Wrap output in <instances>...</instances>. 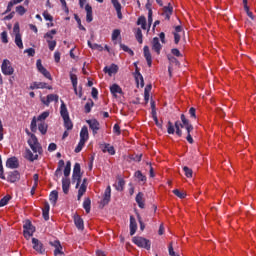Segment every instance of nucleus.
<instances>
[{"label": "nucleus", "mask_w": 256, "mask_h": 256, "mask_svg": "<svg viewBox=\"0 0 256 256\" xmlns=\"http://www.w3.org/2000/svg\"><path fill=\"white\" fill-rule=\"evenodd\" d=\"M30 129L32 133H37V118H33L30 124Z\"/></svg>", "instance_id": "nucleus-50"}, {"label": "nucleus", "mask_w": 256, "mask_h": 256, "mask_svg": "<svg viewBox=\"0 0 256 256\" xmlns=\"http://www.w3.org/2000/svg\"><path fill=\"white\" fill-rule=\"evenodd\" d=\"M74 19L78 24V28L80 29V31H87V29L85 28V26H83V24H81V18H79V15L74 14Z\"/></svg>", "instance_id": "nucleus-43"}, {"label": "nucleus", "mask_w": 256, "mask_h": 256, "mask_svg": "<svg viewBox=\"0 0 256 256\" xmlns=\"http://www.w3.org/2000/svg\"><path fill=\"white\" fill-rule=\"evenodd\" d=\"M48 47L51 51H55V47H57V41L55 40H47Z\"/></svg>", "instance_id": "nucleus-56"}, {"label": "nucleus", "mask_w": 256, "mask_h": 256, "mask_svg": "<svg viewBox=\"0 0 256 256\" xmlns=\"http://www.w3.org/2000/svg\"><path fill=\"white\" fill-rule=\"evenodd\" d=\"M183 171H184L186 177H188V178L193 177V170L191 168L184 166Z\"/></svg>", "instance_id": "nucleus-53"}, {"label": "nucleus", "mask_w": 256, "mask_h": 256, "mask_svg": "<svg viewBox=\"0 0 256 256\" xmlns=\"http://www.w3.org/2000/svg\"><path fill=\"white\" fill-rule=\"evenodd\" d=\"M80 141H84L87 143L89 141V129L87 126H83L80 131Z\"/></svg>", "instance_id": "nucleus-22"}, {"label": "nucleus", "mask_w": 256, "mask_h": 256, "mask_svg": "<svg viewBox=\"0 0 256 256\" xmlns=\"http://www.w3.org/2000/svg\"><path fill=\"white\" fill-rule=\"evenodd\" d=\"M113 132L116 133V135H121V127L119 126V124H114Z\"/></svg>", "instance_id": "nucleus-63"}, {"label": "nucleus", "mask_w": 256, "mask_h": 256, "mask_svg": "<svg viewBox=\"0 0 256 256\" xmlns=\"http://www.w3.org/2000/svg\"><path fill=\"white\" fill-rule=\"evenodd\" d=\"M137 25H141L142 29H147V18L145 16H140L137 20Z\"/></svg>", "instance_id": "nucleus-37"}, {"label": "nucleus", "mask_w": 256, "mask_h": 256, "mask_svg": "<svg viewBox=\"0 0 256 256\" xmlns=\"http://www.w3.org/2000/svg\"><path fill=\"white\" fill-rule=\"evenodd\" d=\"M70 187H71V179L62 178V191H63L64 195L69 194Z\"/></svg>", "instance_id": "nucleus-20"}, {"label": "nucleus", "mask_w": 256, "mask_h": 256, "mask_svg": "<svg viewBox=\"0 0 256 256\" xmlns=\"http://www.w3.org/2000/svg\"><path fill=\"white\" fill-rule=\"evenodd\" d=\"M174 127L176 129V135L178 137H182L183 136V131L181 129H183V127H185V125L180 121H176L175 124H174Z\"/></svg>", "instance_id": "nucleus-28"}, {"label": "nucleus", "mask_w": 256, "mask_h": 256, "mask_svg": "<svg viewBox=\"0 0 256 256\" xmlns=\"http://www.w3.org/2000/svg\"><path fill=\"white\" fill-rule=\"evenodd\" d=\"M152 49L157 53V55H161V49H163V46L157 37H154L152 40Z\"/></svg>", "instance_id": "nucleus-16"}, {"label": "nucleus", "mask_w": 256, "mask_h": 256, "mask_svg": "<svg viewBox=\"0 0 256 256\" xmlns=\"http://www.w3.org/2000/svg\"><path fill=\"white\" fill-rule=\"evenodd\" d=\"M39 158V155L37 154H33V152H31L29 149H26V153H25V159H27L28 161H36V159Z\"/></svg>", "instance_id": "nucleus-30"}, {"label": "nucleus", "mask_w": 256, "mask_h": 256, "mask_svg": "<svg viewBox=\"0 0 256 256\" xmlns=\"http://www.w3.org/2000/svg\"><path fill=\"white\" fill-rule=\"evenodd\" d=\"M137 219H138L141 231H145V223H143V219L141 218V215L137 214Z\"/></svg>", "instance_id": "nucleus-61"}, {"label": "nucleus", "mask_w": 256, "mask_h": 256, "mask_svg": "<svg viewBox=\"0 0 256 256\" xmlns=\"http://www.w3.org/2000/svg\"><path fill=\"white\" fill-rule=\"evenodd\" d=\"M95 105V103L93 102V100L88 101L85 106V113H91V109H93V106Z\"/></svg>", "instance_id": "nucleus-44"}, {"label": "nucleus", "mask_w": 256, "mask_h": 256, "mask_svg": "<svg viewBox=\"0 0 256 256\" xmlns=\"http://www.w3.org/2000/svg\"><path fill=\"white\" fill-rule=\"evenodd\" d=\"M42 15H43L45 21L53 22V17L51 16V14H49L48 11H44Z\"/></svg>", "instance_id": "nucleus-59"}, {"label": "nucleus", "mask_w": 256, "mask_h": 256, "mask_svg": "<svg viewBox=\"0 0 256 256\" xmlns=\"http://www.w3.org/2000/svg\"><path fill=\"white\" fill-rule=\"evenodd\" d=\"M135 233H137V220L130 216V235L133 236Z\"/></svg>", "instance_id": "nucleus-26"}, {"label": "nucleus", "mask_w": 256, "mask_h": 256, "mask_svg": "<svg viewBox=\"0 0 256 256\" xmlns=\"http://www.w3.org/2000/svg\"><path fill=\"white\" fill-rule=\"evenodd\" d=\"M85 143H86L85 141L79 140V143L74 150L75 153H81V151H83V147H85Z\"/></svg>", "instance_id": "nucleus-48"}, {"label": "nucleus", "mask_w": 256, "mask_h": 256, "mask_svg": "<svg viewBox=\"0 0 256 256\" xmlns=\"http://www.w3.org/2000/svg\"><path fill=\"white\" fill-rule=\"evenodd\" d=\"M83 209H85L86 213H91V198L84 199Z\"/></svg>", "instance_id": "nucleus-35"}, {"label": "nucleus", "mask_w": 256, "mask_h": 256, "mask_svg": "<svg viewBox=\"0 0 256 256\" xmlns=\"http://www.w3.org/2000/svg\"><path fill=\"white\" fill-rule=\"evenodd\" d=\"M19 179H21V174L19 173V171L14 170V171L8 172V176L6 178L8 183H17Z\"/></svg>", "instance_id": "nucleus-10"}, {"label": "nucleus", "mask_w": 256, "mask_h": 256, "mask_svg": "<svg viewBox=\"0 0 256 256\" xmlns=\"http://www.w3.org/2000/svg\"><path fill=\"white\" fill-rule=\"evenodd\" d=\"M134 77L137 83V87H139V83L141 88L145 87V80L143 79V75L141 74V72H139V67H136Z\"/></svg>", "instance_id": "nucleus-12"}, {"label": "nucleus", "mask_w": 256, "mask_h": 256, "mask_svg": "<svg viewBox=\"0 0 256 256\" xmlns=\"http://www.w3.org/2000/svg\"><path fill=\"white\" fill-rule=\"evenodd\" d=\"M132 243L140 247V249H146L147 251L151 250V240L143 238L141 236H135L132 238Z\"/></svg>", "instance_id": "nucleus-2"}, {"label": "nucleus", "mask_w": 256, "mask_h": 256, "mask_svg": "<svg viewBox=\"0 0 256 256\" xmlns=\"http://www.w3.org/2000/svg\"><path fill=\"white\" fill-rule=\"evenodd\" d=\"M109 201H111V186L105 189L102 205H109Z\"/></svg>", "instance_id": "nucleus-21"}, {"label": "nucleus", "mask_w": 256, "mask_h": 256, "mask_svg": "<svg viewBox=\"0 0 256 256\" xmlns=\"http://www.w3.org/2000/svg\"><path fill=\"white\" fill-rule=\"evenodd\" d=\"M111 3L117 13L118 19H123V13L121 12L122 6L119 0H111Z\"/></svg>", "instance_id": "nucleus-17"}, {"label": "nucleus", "mask_w": 256, "mask_h": 256, "mask_svg": "<svg viewBox=\"0 0 256 256\" xmlns=\"http://www.w3.org/2000/svg\"><path fill=\"white\" fill-rule=\"evenodd\" d=\"M23 229V235L25 239H30L31 237H33V233L35 232V226H33V224L29 220L25 222V224L23 225Z\"/></svg>", "instance_id": "nucleus-3"}, {"label": "nucleus", "mask_w": 256, "mask_h": 256, "mask_svg": "<svg viewBox=\"0 0 256 256\" xmlns=\"http://www.w3.org/2000/svg\"><path fill=\"white\" fill-rule=\"evenodd\" d=\"M135 37L138 43H143V32L141 31V28H137Z\"/></svg>", "instance_id": "nucleus-45"}, {"label": "nucleus", "mask_w": 256, "mask_h": 256, "mask_svg": "<svg viewBox=\"0 0 256 256\" xmlns=\"http://www.w3.org/2000/svg\"><path fill=\"white\" fill-rule=\"evenodd\" d=\"M102 151L103 153H109V155H115V147L111 146V144H104Z\"/></svg>", "instance_id": "nucleus-32"}, {"label": "nucleus", "mask_w": 256, "mask_h": 256, "mask_svg": "<svg viewBox=\"0 0 256 256\" xmlns=\"http://www.w3.org/2000/svg\"><path fill=\"white\" fill-rule=\"evenodd\" d=\"M135 178L139 181H147V177L139 170L135 172Z\"/></svg>", "instance_id": "nucleus-49"}, {"label": "nucleus", "mask_w": 256, "mask_h": 256, "mask_svg": "<svg viewBox=\"0 0 256 256\" xmlns=\"http://www.w3.org/2000/svg\"><path fill=\"white\" fill-rule=\"evenodd\" d=\"M172 193H174V195H176V197H179V199H185V197H187V194L179 191V189L173 190Z\"/></svg>", "instance_id": "nucleus-54"}, {"label": "nucleus", "mask_w": 256, "mask_h": 256, "mask_svg": "<svg viewBox=\"0 0 256 256\" xmlns=\"http://www.w3.org/2000/svg\"><path fill=\"white\" fill-rule=\"evenodd\" d=\"M63 167H65V161L64 160H59L58 162V167L55 171V177L59 178L63 175Z\"/></svg>", "instance_id": "nucleus-27"}, {"label": "nucleus", "mask_w": 256, "mask_h": 256, "mask_svg": "<svg viewBox=\"0 0 256 256\" xmlns=\"http://www.w3.org/2000/svg\"><path fill=\"white\" fill-rule=\"evenodd\" d=\"M71 175V161L66 162V166L64 168V178H69Z\"/></svg>", "instance_id": "nucleus-40"}, {"label": "nucleus", "mask_w": 256, "mask_h": 256, "mask_svg": "<svg viewBox=\"0 0 256 256\" xmlns=\"http://www.w3.org/2000/svg\"><path fill=\"white\" fill-rule=\"evenodd\" d=\"M53 245L55 247L54 255H63V247L61 246V243L59 241H55Z\"/></svg>", "instance_id": "nucleus-33"}, {"label": "nucleus", "mask_w": 256, "mask_h": 256, "mask_svg": "<svg viewBox=\"0 0 256 256\" xmlns=\"http://www.w3.org/2000/svg\"><path fill=\"white\" fill-rule=\"evenodd\" d=\"M171 53H172V55H174L175 57H181V51H179V49H177V48H173V49L171 50Z\"/></svg>", "instance_id": "nucleus-64"}, {"label": "nucleus", "mask_w": 256, "mask_h": 256, "mask_svg": "<svg viewBox=\"0 0 256 256\" xmlns=\"http://www.w3.org/2000/svg\"><path fill=\"white\" fill-rule=\"evenodd\" d=\"M143 51L144 57L147 61V65L148 67H151V65H153V57L151 56V52L149 51V46H144Z\"/></svg>", "instance_id": "nucleus-19"}, {"label": "nucleus", "mask_w": 256, "mask_h": 256, "mask_svg": "<svg viewBox=\"0 0 256 256\" xmlns=\"http://www.w3.org/2000/svg\"><path fill=\"white\" fill-rule=\"evenodd\" d=\"M1 41L2 43H9V39H8V36H7V31H3L1 33Z\"/></svg>", "instance_id": "nucleus-60"}, {"label": "nucleus", "mask_w": 256, "mask_h": 256, "mask_svg": "<svg viewBox=\"0 0 256 256\" xmlns=\"http://www.w3.org/2000/svg\"><path fill=\"white\" fill-rule=\"evenodd\" d=\"M163 15H165V19H167V21H169V19H171V15H173V6H165L163 8Z\"/></svg>", "instance_id": "nucleus-29"}, {"label": "nucleus", "mask_w": 256, "mask_h": 256, "mask_svg": "<svg viewBox=\"0 0 256 256\" xmlns=\"http://www.w3.org/2000/svg\"><path fill=\"white\" fill-rule=\"evenodd\" d=\"M120 49H122V51H124L125 53H128L131 57L135 55V52H133L131 48H129L127 45L123 43H120Z\"/></svg>", "instance_id": "nucleus-39"}, {"label": "nucleus", "mask_w": 256, "mask_h": 256, "mask_svg": "<svg viewBox=\"0 0 256 256\" xmlns=\"http://www.w3.org/2000/svg\"><path fill=\"white\" fill-rule=\"evenodd\" d=\"M11 201V195H6L0 200V207H5Z\"/></svg>", "instance_id": "nucleus-46"}, {"label": "nucleus", "mask_w": 256, "mask_h": 256, "mask_svg": "<svg viewBox=\"0 0 256 256\" xmlns=\"http://www.w3.org/2000/svg\"><path fill=\"white\" fill-rule=\"evenodd\" d=\"M85 11H86V21L87 23H91V21H93V7H91V5L89 4H86Z\"/></svg>", "instance_id": "nucleus-23"}, {"label": "nucleus", "mask_w": 256, "mask_h": 256, "mask_svg": "<svg viewBox=\"0 0 256 256\" xmlns=\"http://www.w3.org/2000/svg\"><path fill=\"white\" fill-rule=\"evenodd\" d=\"M27 134L30 135V139L28 140L29 147L32 149L33 153H39V155H41L43 153V148L41 147L37 136H35V134H31L28 131Z\"/></svg>", "instance_id": "nucleus-1"}, {"label": "nucleus", "mask_w": 256, "mask_h": 256, "mask_svg": "<svg viewBox=\"0 0 256 256\" xmlns=\"http://www.w3.org/2000/svg\"><path fill=\"white\" fill-rule=\"evenodd\" d=\"M57 199H59V192H57V190H53L49 195V200L53 205H56Z\"/></svg>", "instance_id": "nucleus-31"}, {"label": "nucleus", "mask_w": 256, "mask_h": 256, "mask_svg": "<svg viewBox=\"0 0 256 256\" xmlns=\"http://www.w3.org/2000/svg\"><path fill=\"white\" fill-rule=\"evenodd\" d=\"M143 157V154H135V155H131L130 159L131 161H136V163L141 162V159Z\"/></svg>", "instance_id": "nucleus-57"}, {"label": "nucleus", "mask_w": 256, "mask_h": 256, "mask_svg": "<svg viewBox=\"0 0 256 256\" xmlns=\"http://www.w3.org/2000/svg\"><path fill=\"white\" fill-rule=\"evenodd\" d=\"M110 92L112 93V95H114V97H117V93L119 95H123V89H121V86H119V84H113L112 86H110Z\"/></svg>", "instance_id": "nucleus-25"}, {"label": "nucleus", "mask_w": 256, "mask_h": 256, "mask_svg": "<svg viewBox=\"0 0 256 256\" xmlns=\"http://www.w3.org/2000/svg\"><path fill=\"white\" fill-rule=\"evenodd\" d=\"M123 187H125V180H123L122 178H120L118 180V183L116 185V191H123Z\"/></svg>", "instance_id": "nucleus-51"}, {"label": "nucleus", "mask_w": 256, "mask_h": 256, "mask_svg": "<svg viewBox=\"0 0 256 256\" xmlns=\"http://www.w3.org/2000/svg\"><path fill=\"white\" fill-rule=\"evenodd\" d=\"M63 121L65 129H67V131H71V129H73V122L71 121V118H63Z\"/></svg>", "instance_id": "nucleus-38"}, {"label": "nucleus", "mask_w": 256, "mask_h": 256, "mask_svg": "<svg viewBox=\"0 0 256 256\" xmlns=\"http://www.w3.org/2000/svg\"><path fill=\"white\" fill-rule=\"evenodd\" d=\"M16 13H18V15L23 17V15H25L27 13V9H25L24 6L19 5V6L16 7Z\"/></svg>", "instance_id": "nucleus-47"}, {"label": "nucleus", "mask_w": 256, "mask_h": 256, "mask_svg": "<svg viewBox=\"0 0 256 256\" xmlns=\"http://www.w3.org/2000/svg\"><path fill=\"white\" fill-rule=\"evenodd\" d=\"M72 183H76V189L81 185V174H72Z\"/></svg>", "instance_id": "nucleus-36"}, {"label": "nucleus", "mask_w": 256, "mask_h": 256, "mask_svg": "<svg viewBox=\"0 0 256 256\" xmlns=\"http://www.w3.org/2000/svg\"><path fill=\"white\" fill-rule=\"evenodd\" d=\"M73 219L75 227L78 229V231H83L85 229V222L83 221V218L76 213L74 214Z\"/></svg>", "instance_id": "nucleus-11"}, {"label": "nucleus", "mask_w": 256, "mask_h": 256, "mask_svg": "<svg viewBox=\"0 0 256 256\" xmlns=\"http://www.w3.org/2000/svg\"><path fill=\"white\" fill-rule=\"evenodd\" d=\"M167 133L168 135H175V126L171 121H168L167 124Z\"/></svg>", "instance_id": "nucleus-42"}, {"label": "nucleus", "mask_w": 256, "mask_h": 256, "mask_svg": "<svg viewBox=\"0 0 256 256\" xmlns=\"http://www.w3.org/2000/svg\"><path fill=\"white\" fill-rule=\"evenodd\" d=\"M36 67H37L39 73H42V75L46 79H49V81H53V77H51V73L49 71H47L46 68L43 67V64L41 63V59H38L36 61Z\"/></svg>", "instance_id": "nucleus-7"}, {"label": "nucleus", "mask_w": 256, "mask_h": 256, "mask_svg": "<svg viewBox=\"0 0 256 256\" xmlns=\"http://www.w3.org/2000/svg\"><path fill=\"white\" fill-rule=\"evenodd\" d=\"M53 101H55V103H59V95L49 94L47 95L46 98L45 97L41 98V103H43V105H46V107H49V105L53 103Z\"/></svg>", "instance_id": "nucleus-8"}, {"label": "nucleus", "mask_w": 256, "mask_h": 256, "mask_svg": "<svg viewBox=\"0 0 256 256\" xmlns=\"http://www.w3.org/2000/svg\"><path fill=\"white\" fill-rule=\"evenodd\" d=\"M70 81L72 83L75 95H78L79 97H83V91H82V87H80V91H77V83H78V79H77V75L73 74L72 72H70Z\"/></svg>", "instance_id": "nucleus-9"}, {"label": "nucleus", "mask_w": 256, "mask_h": 256, "mask_svg": "<svg viewBox=\"0 0 256 256\" xmlns=\"http://www.w3.org/2000/svg\"><path fill=\"white\" fill-rule=\"evenodd\" d=\"M6 167H8V169H17L19 167V160H17V157L8 158Z\"/></svg>", "instance_id": "nucleus-15"}, {"label": "nucleus", "mask_w": 256, "mask_h": 256, "mask_svg": "<svg viewBox=\"0 0 256 256\" xmlns=\"http://www.w3.org/2000/svg\"><path fill=\"white\" fill-rule=\"evenodd\" d=\"M48 125H47V123H45V122H40L39 124H38V131H40V133L42 134V135H47V129H48Z\"/></svg>", "instance_id": "nucleus-34"}, {"label": "nucleus", "mask_w": 256, "mask_h": 256, "mask_svg": "<svg viewBox=\"0 0 256 256\" xmlns=\"http://www.w3.org/2000/svg\"><path fill=\"white\" fill-rule=\"evenodd\" d=\"M1 71L3 75H13L15 73V69L11 66V61L8 59H4L1 65Z\"/></svg>", "instance_id": "nucleus-4"}, {"label": "nucleus", "mask_w": 256, "mask_h": 256, "mask_svg": "<svg viewBox=\"0 0 256 256\" xmlns=\"http://www.w3.org/2000/svg\"><path fill=\"white\" fill-rule=\"evenodd\" d=\"M103 71L107 73L109 77H112L119 71V66H117V64H111L110 66L104 67Z\"/></svg>", "instance_id": "nucleus-14"}, {"label": "nucleus", "mask_w": 256, "mask_h": 256, "mask_svg": "<svg viewBox=\"0 0 256 256\" xmlns=\"http://www.w3.org/2000/svg\"><path fill=\"white\" fill-rule=\"evenodd\" d=\"M86 123L89 125V129H91L92 135L95 137V135H97L101 129V123H99L97 119L86 120Z\"/></svg>", "instance_id": "nucleus-5"}, {"label": "nucleus", "mask_w": 256, "mask_h": 256, "mask_svg": "<svg viewBox=\"0 0 256 256\" xmlns=\"http://www.w3.org/2000/svg\"><path fill=\"white\" fill-rule=\"evenodd\" d=\"M47 117H49V111H44L37 117V121L43 122Z\"/></svg>", "instance_id": "nucleus-52"}, {"label": "nucleus", "mask_w": 256, "mask_h": 256, "mask_svg": "<svg viewBox=\"0 0 256 256\" xmlns=\"http://www.w3.org/2000/svg\"><path fill=\"white\" fill-rule=\"evenodd\" d=\"M33 250L38 252L40 255H45V246L37 238H32Z\"/></svg>", "instance_id": "nucleus-6"}, {"label": "nucleus", "mask_w": 256, "mask_h": 256, "mask_svg": "<svg viewBox=\"0 0 256 256\" xmlns=\"http://www.w3.org/2000/svg\"><path fill=\"white\" fill-rule=\"evenodd\" d=\"M15 43L19 49H23V40L21 39V33L15 34Z\"/></svg>", "instance_id": "nucleus-41"}, {"label": "nucleus", "mask_w": 256, "mask_h": 256, "mask_svg": "<svg viewBox=\"0 0 256 256\" xmlns=\"http://www.w3.org/2000/svg\"><path fill=\"white\" fill-rule=\"evenodd\" d=\"M60 115L62 119H67L69 117V111L67 110V105H65V102L63 100H61Z\"/></svg>", "instance_id": "nucleus-24"}, {"label": "nucleus", "mask_w": 256, "mask_h": 256, "mask_svg": "<svg viewBox=\"0 0 256 256\" xmlns=\"http://www.w3.org/2000/svg\"><path fill=\"white\" fill-rule=\"evenodd\" d=\"M73 175H81V164L75 163L73 168Z\"/></svg>", "instance_id": "nucleus-55"}, {"label": "nucleus", "mask_w": 256, "mask_h": 256, "mask_svg": "<svg viewBox=\"0 0 256 256\" xmlns=\"http://www.w3.org/2000/svg\"><path fill=\"white\" fill-rule=\"evenodd\" d=\"M145 194H143V192H139L137 195H136V198H135V201L138 205V207L140 209H145Z\"/></svg>", "instance_id": "nucleus-18"}, {"label": "nucleus", "mask_w": 256, "mask_h": 256, "mask_svg": "<svg viewBox=\"0 0 256 256\" xmlns=\"http://www.w3.org/2000/svg\"><path fill=\"white\" fill-rule=\"evenodd\" d=\"M30 89L34 91V89H53V86H47L45 82H32L30 84Z\"/></svg>", "instance_id": "nucleus-13"}, {"label": "nucleus", "mask_w": 256, "mask_h": 256, "mask_svg": "<svg viewBox=\"0 0 256 256\" xmlns=\"http://www.w3.org/2000/svg\"><path fill=\"white\" fill-rule=\"evenodd\" d=\"M180 119H181L182 123L184 124V127L191 125V123H189V120L185 117V114H181Z\"/></svg>", "instance_id": "nucleus-62"}, {"label": "nucleus", "mask_w": 256, "mask_h": 256, "mask_svg": "<svg viewBox=\"0 0 256 256\" xmlns=\"http://www.w3.org/2000/svg\"><path fill=\"white\" fill-rule=\"evenodd\" d=\"M120 35H121V30L115 29L112 32V41H117V39L119 38Z\"/></svg>", "instance_id": "nucleus-58"}]
</instances>
